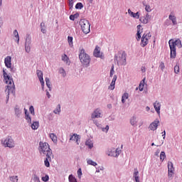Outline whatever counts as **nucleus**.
Instances as JSON below:
<instances>
[{"instance_id": "45", "label": "nucleus", "mask_w": 182, "mask_h": 182, "mask_svg": "<svg viewBox=\"0 0 182 182\" xmlns=\"http://www.w3.org/2000/svg\"><path fill=\"white\" fill-rule=\"evenodd\" d=\"M83 8V4L77 3L75 5V9H82Z\"/></svg>"}, {"instance_id": "6", "label": "nucleus", "mask_w": 182, "mask_h": 182, "mask_svg": "<svg viewBox=\"0 0 182 182\" xmlns=\"http://www.w3.org/2000/svg\"><path fill=\"white\" fill-rule=\"evenodd\" d=\"M24 110H25L26 120L27 123L28 124H31V127L33 130H38V129H39V122L33 121L32 123V118L29 115L28 110L26 109V108H24Z\"/></svg>"}, {"instance_id": "55", "label": "nucleus", "mask_w": 182, "mask_h": 182, "mask_svg": "<svg viewBox=\"0 0 182 182\" xmlns=\"http://www.w3.org/2000/svg\"><path fill=\"white\" fill-rule=\"evenodd\" d=\"M116 80H117V75H114L112 82H114V83H116Z\"/></svg>"}, {"instance_id": "56", "label": "nucleus", "mask_w": 182, "mask_h": 182, "mask_svg": "<svg viewBox=\"0 0 182 182\" xmlns=\"http://www.w3.org/2000/svg\"><path fill=\"white\" fill-rule=\"evenodd\" d=\"M69 6L70 9H72V8H73V1H69Z\"/></svg>"}, {"instance_id": "9", "label": "nucleus", "mask_w": 182, "mask_h": 182, "mask_svg": "<svg viewBox=\"0 0 182 182\" xmlns=\"http://www.w3.org/2000/svg\"><path fill=\"white\" fill-rule=\"evenodd\" d=\"M32 43V37H31V35L27 34L26 36V39H25V50L27 53H29L31 52V45Z\"/></svg>"}, {"instance_id": "54", "label": "nucleus", "mask_w": 182, "mask_h": 182, "mask_svg": "<svg viewBox=\"0 0 182 182\" xmlns=\"http://www.w3.org/2000/svg\"><path fill=\"white\" fill-rule=\"evenodd\" d=\"M137 177H139V171H137V169H134V178Z\"/></svg>"}, {"instance_id": "50", "label": "nucleus", "mask_w": 182, "mask_h": 182, "mask_svg": "<svg viewBox=\"0 0 182 182\" xmlns=\"http://www.w3.org/2000/svg\"><path fill=\"white\" fill-rule=\"evenodd\" d=\"M120 153H122V151L119 149H117L115 151V157H119Z\"/></svg>"}, {"instance_id": "26", "label": "nucleus", "mask_w": 182, "mask_h": 182, "mask_svg": "<svg viewBox=\"0 0 182 182\" xmlns=\"http://www.w3.org/2000/svg\"><path fill=\"white\" fill-rule=\"evenodd\" d=\"M130 123L132 126H137V118L134 116L130 119Z\"/></svg>"}, {"instance_id": "28", "label": "nucleus", "mask_w": 182, "mask_h": 182, "mask_svg": "<svg viewBox=\"0 0 182 182\" xmlns=\"http://www.w3.org/2000/svg\"><path fill=\"white\" fill-rule=\"evenodd\" d=\"M144 6H145V11L146 12H151V7H150V5L146 4V1L142 2Z\"/></svg>"}, {"instance_id": "17", "label": "nucleus", "mask_w": 182, "mask_h": 182, "mask_svg": "<svg viewBox=\"0 0 182 182\" xmlns=\"http://www.w3.org/2000/svg\"><path fill=\"white\" fill-rule=\"evenodd\" d=\"M128 14L132 18H134L135 19L140 18V14L139 13V11H137L136 13H134L130 9H129Z\"/></svg>"}, {"instance_id": "59", "label": "nucleus", "mask_w": 182, "mask_h": 182, "mask_svg": "<svg viewBox=\"0 0 182 182\" xmlns=\"http://www.w3.org/2000/svg\"><path fill=\"white\" fill-rule=\"evenodd\" d=\"M97 127H98V129H102L103 128V127L102 126V124H100V123H98L97 125Z\"/></svg>"}, {"instance_id": "3", "label": "nucleus", "mask_w": 182, "mask_h": 182, "mask_svg": "<svg viewBox=\"0 0 182 182\" xmlns=\"http://www.w3.org/2000/svg\"><path fill=\"white\" fill-rule=\"evenodd\" d=\"M79 59L84 68H89L90 66V61L92 59L90 58V55L86 53L84 48H82L80 50Z\"/></svg>"}, {"instance_id": "27", "label": "nucleus", "mask_w": 182, "mask_h": 182, "mask_svg": "<svg viewBox=\"0 0 182 182\" xmlns=\"http://www.w3.org/2000/svg\"><path fill=\"white\" fill-rule=\"evenodd\" d=\"M68 45L70 48H73V37L68 36Z\"/></svg>"}, {"instance_id": "7", "label": "nucleus", "mask_w": 182, "mask_h": 182, "mask_svg": "<svg viewBox=\"0 0 182 182\" xmlns=\"http://www.w3.org/2000/svg\"><path fill=\"white\" fill-rule=\"evenodd\" d=\"M80 26L83 33L87 35L90 32V23L86 19H81L80 21Z\"/></svg>"}, {"instance_id": "34", "label": "nucleus", "mask_w": 182, "mask_h": 182, "mask_svg": "<svg viewBox=\"0 0 182 182\" xmlns=\"http://www.w3.org/2000/svg\"><path fill=\"white\" fill-rule=\"evenodd\" d=\"M14 35L15 38H16L17 43L19 44V33H18L17 30L14 31Z\"/></svg>"}, {"instance_id": "63", "label": "nucleus", "mask_w": 182, "mask_h": 182, "mask_svg": "<svg viewBox=\"0 0 182 182\" xmlns=\"http://www.w3.org/2000/svg\"><path fill=\"white\" fill-rule=\"evenodd\" d=\"M93 123H94V124L96 125V126L99 124V122H98L97 120H96V119H94V120H93Z\"/></svg>"}, {"instance_id": "10", "label": "nucleus", "mask_w": 182, "mask_h": 182, "mask_svg": "<svg viewBox=\"0 0 182 182\" xmlns=\"http://www.w3.org/2000/svg\"><path fill=\"white\" fill-rule=\"evenodd\" d=\"M173 176H174V166L173 162L168 161V178L169 180H173Z\"/></svg>"}, {"instance_id": "39", "label": "nucleus", "mask_w": 182, "mask_h": 182, "mask_svg": "<svg viewBox=\"0 0 182 182\" xmlns=\"http://www.w3.org/2000/svg\"><path fill=\"white\" fill-rule=\"evenodd\" d=\"M33 180L34 182H41V179L39 178V176L36 174L33 175Z\"/></svg>"}, {"instance_id": "57", "label": "nucleus", "mask_w": 182, "mask_h": 182, "mask_svg": "<svg viewBox=\"0 0 182 182\" xmlns=\"http://www.w3.org/2000/svg\"><path fill=\"white\" fill-rule=\"evenodd\" d=\"M73 16L75 19H77V18H79V13H76V14H73Z\"/></svg>"}, {"instance_id": "29", "label": "nucleus", "mask_w": 182, "mask_h": 182, "mask_svg": "<svg viewBox=\"0 0 182 182\" xmlns=\"http://www.w3.org/2000/svg\"><path fill=\"white\" fill-rule=\"evenodd\" d=\"M41 31L42 33H46V26L44 22L41 23Z\"/></svg>"}, {"instance_id": "18", "label": "nucleus", "mask_w": 182, "mask_h": 182, "mask_svg": "<svg viewBox=\"0 0 182 182\" xmlns=\"http://www.w3.org/2000/svg\"><path fill=\"white\" fill-rule=\"evenodd\" d=\"M154 107L156 112V113L160 115V109L161 107V104L157 101H156L154 103Z\"/></svg>"}, {"instance_id": "52", "label": "nucleus", "mask_w": 182, "mask_h": 182, "mask_svg": "<svg viewBox=\"0 0 182 182\" xmlns=\"http://www.w3.org/2000/svg\"><path fill=\"white\" fill-rule=\"evenodd\" d=\"M102 131L107 133L109 132V125H107L105 127H102Z\"/></svg>"}, {"instance_id": "19", "label": "nucleus", "mask_w": 182, "mask_h": 182, "mask_svg": "<svg viewBox=\"0 0 182 182\" xmlns=\"http://www.w3.org/2000/svg\"><path fill=\"white\" fill-rule=\"evenodd\" d=\"M11 60H12V57L11 56H7L5 59H4V63L5 65L8 68H11Z\"/></svg>"}, {"instance_id": "58", "label": "nucleus", "mask_w": 182, "mask_h": 182, "mask_svg": "<svg viewBox=\"0 0 182 182\" xmlns=\"http://www.w3.org/2000/svg\"><path fill=\"white\" fill-rule=\"evenodd\" d=\"M70 21H75V16L74 15H70Z\"/></svg>"}, {"instance_id": "25", "label": "nucleus", "mask_w": 182, "mask_h": 182, "mask_svg": "<svg viewBox=\"0 0 182 182\" xmlns=\"http://www.w3.org/2000/svg\"><path fill=\"white\" fill-rule=\"evenodd\" d=\"M50 139H51L53 143H58V136H56V134L53 133L50 134Z\"/></svg>"}, {"instance_id": "5", "label": "nucleus", "mask_w": 182, "mask_h": 182, "mask_svg": "<svg viewBox=\"0 0 182 182\" xmlns=\"http://www.w3.org/2000/svg\"><path fill=\"white\" fill-rule=\"evenodd\" d=\"M126 52H119L115 54L114 57V60L115 63H117V66H126L127 63L126 62Z\"/></svg>"}, {"instance_id": "41", "label": "nucleus", "mask_w": 182, "mask_h": 182, "mask_svg": "<svg viewBox=\"0 0 182 182\" xmlns=\"http://www.w3.org/2000/svg\"><path fill=\"white\" fill-rule=\"evenodd\" d=\"M46 86L48 87L49 90H50L51 87H50V80H49V78L46 77Z\"/></svg>"}, {"instance_id": "46", "label": "nucleus", "mask_w": 182, "mask_h": 182, "mask_svg": "<svg viewBox=\"0 0 182 182\" xmlns=\"http://www.w3.org/2000/svg\"><path fill=\"white\" fill-rule=\"evenodd\" d=\"M29 112L31 114H32L33 116H35V108L33 107V106H31L29 107Z\"/></svg>"}, {"instance_id": "30", "label": "nucleus", "mask_w": 182, "mask_h": 182, "mask_svg": "<svg viewBox=\"0 0 182 182\" xmlns=\"http://www.w3.org/2000/svg\"><path fill=\"white\" fill-rule=\"evenodd\" d=\"M144 80H146L145 78H144V80H142V81L140 82V84L139 85V90L140 92H143V90L144 89Z\"/></svg>"}, {"instance_id": "40", "label": "nucleus", "mask_w": 182, "mask_h": 182, "mask_svg": "<svg viewBox=\"0 0 182 182\" xmlns=\"http://www.w3.org/2000/svg\"><path fill=\"white\" fill-rule=\"evenodd\" d=\"M53 113H55V114L60 113V105H58V107L54 109Z\"/></svg>"}, {"instance_id": "21", "label": "nucleus", "mask_w": 182, "mask_h": 182, "mask_svg": "<svg viewBox=\"0 0 182 182\" xmlns=\"http://www.w3.org/2000/svg\"><path fill=\"white\" fill-rule=\"evenodd\" d=\"M93 55L95 58H100V56H102V55H100V48L98 46H96L94 50Z\"/></svg>"}, {"instance_id": "44", "label": "nucleus", "mask_w": 182, "mask_h": 182, "mask_svg": "<svg viewBox=\"0 0 182 182\" xmlns=\"http://www.w3.org/2000/svg\"><path fill=\"white\" fill-rule=\"evenodd\" d=\"M141 38V31L138 30L136 33V40L140 41Z\"/></svg>"}, {"instance_id": "47", "label": "nucleus", "mask_w": 182, "mask_h": 182, "mask_svg": "<svg viewBox=\"0 0 182 182\" xmlns=\"http://www.w3.org/2000/svg\"><path fill=\"white\" fill-rule=\"evenodd\" d=\"M115 85H116V82H114L112 81L110 85L108 87V89H109L110 90H114Z\"/></svg>"}, {"instance_id": "16", "label": "nucleus", "mask_w": 182, "mask_h": 182, "mask_svg": "<svg viewBox=\"0 0 182 182\" xmlns=\"http://www.w3.org/2000/svg\"><path fill=\"white\" fill-rule=\"evenodd\" d=\"M46 158L44 160V164L46 167H50V161H52V157L53 159V155H46Z\"/></svg>"}, {"instance_id": "64", "label": "nucleus", "mask_w": 182, "mask_h": 182, "mask_svg": "<svg viewBox=\"0 0 182 182\" xmlns=\"http://www.w3.org/2000/svg\"><path fill=\"white\" fill-rule=\"evenodd\" d=\"M164 134H162L163 139H166V131H164Z\"/></svg>"}, {"instance_id": "20", "label": "nucleus", "mask_w": 182, "mask_h": 182, "mask_svg": "<svg viewBox=\"0 0 182 182\" xmlns=\"http://www.w3.org/2000/svg\"><path fill=\"white\" fill-rule=\"evenodd\" d=\"M148 43H149V40L146 38V36H142V38L141 40V46H142V48H144V46H146Z\"/></svg>"}, {"instance_id": "53", "label": "nucleus", "mask_w": 182, "mask_h": 182, "mask_svg": "<svg viewBox=\"0 0 182 182\" xmlns=\"http://www.w3.org/2000/svg\"><path fill=\"white\" fill-rule=\"evenodd\" d=\"M123 99H125V100H127L129 99V93L127 92H124L123 95H122V97Z\"/></svg>"}, {"instance_id": "8", "label": "nucleus", "mask_w": 182, "mask_h": 182, "mask_svg": "<svg viewBox=\"0 0 182 182\" xmlns=\"http://www.w3.org/2000/svg\"><path fill=\"white\" fill-rule=\"evenodd\" d=\"M3 144L4 147H9V149H14V147H15V141H14V139H12V137L8 136L4 139Z\"/></svg>"}, {"instance_id": "13", "label": "nucleus", "mask_w": 182, "mask_h": 182, "mask_svg": "<svg viewBox=\"0 0 182 182\" xmlns=\"http://www.w3.org/2000/svg\"><path fill=\"white\" fill-rule=\"evenodd\" d=\"M70 140L71 141H75V143L79 145V143H80V135H78L77 134L70 135Z\"/></svg>"}, {"instance_id": "15", "label": "nucleus", "mask_w": 182, "mask_h": 182, "mask_svg": "<svg viewBox=\"0 0 182 182\" xmlns=\"http://www.w3.org/2000/svg\"><path fill=\"white\" fill-rule=\"evenodd\" d=\"M151 19V16L149 14H146V16H141L139 18L140 22L141 23H149V21Z\"/></svg>"}, {"instance_id": "22", "label": "nucleus", "mask_w": 182, "mask_h": 182, "mask_svg": "<svg viewBox=\"0 0 182 182\" xmlns=\"http://www.w3.org/2000/svg\"><path fill=\"white\" fill-rule=\"evenodd\" d=\"M61 59L64 61L65 63H66V65H70V60L66 54L63 55Z\"/></svg>"}, {"instance_id": "61", "label": "nucleus", "mask_w": 182, "mask_h": 182, "mask_svg": "<svg viewBox=\"0 0 182 182\" xmlns=\"http://www.w3.org/2000/svg\"><path fill=\"white\" fill-rule=\"evenodd\" d=\"M136 182H140V178L139 176L134 178Z\"/></svg>"}, {"instance_id": "37", "label": "nucleus", "mask_w": 182, "mask_h": 182, "mask_svg": "<svg viewBox=\"0 0 182 182\" xmlns=\"http://www.w3.org/2000/svg\"><path fill=\"white\" fill-rule=\"evenodd\" d=\"M142 36H145V38L147 39V41H149V39L151 38V33H150V31L146 32L143 34Z\"/></svg>"}, {"instance_id": "12", "label": "nucleus", "mask_w": 182, "mask_h": 182, "mask_svg": "<svg viewBox=\"0 0 182 182\" xmlns=\"http://www.w3.org/2000/svg\"><path fill=\"white\" fill-rule=\"evenodd\" d=\"M159 123H160V121L158 119H155L152 123L150 124L149 129L153 132H154V130H157Z\"/></svg>"}, {"instance_id": "23", "label": "nucleus", "mask_w": 182, "mask_h": 182, "mask_svg": "<svg viewBox=\"0 0 182 182\" xmlns=\"http://www.w3.org/2000/svg\"><path fill=\"white\" fill-rule=\"evenodd\" d=\"M173 13H171V14L168 16V19L172 21L173 25H177V18L175 17V16L172 15Z\"/></svg>"}, {"instance_id": "2", "label": "nucleus", "mask_w": 182, "mask_h": 182, "mask_svg": "<svg viewBox=\"0 0 182 182\" xmlns=\"http://www.w3.org/2000/svg\"><path fill=\"white\" fill-rule=\"evenodd\" d=\"M169 48H170V58L171 59H176L177 56V49L176 46L178 48V49L182 48L181 40H173L171 39L168 41Z\"/></svg>"}, {"instance_id": "60", "label": "nucleus", "mask_w": 182, "mask_h": 182, "mask_svg": "<svg viewBox=\"0 0 182 182\" xmlns=\"http://www.w3.org/2000/svg\"><path fill=\"white\" fill-rule=\"evenodd\" d=\"M46 96L48 97V99H50V94L49 93V91H46Z\"/></svg>"}, {"instance_id": "32", "label": "nucleus", "mask_w": 182, "mask_h": 182, "mask_svg": "<svg viewBox=\"0 0 182 182\" xmlns=\"http://www.w3.org/2000/svg\"><path fill=\"white\" fill-rule=\"evenodd\" d=\"M173 70L176 75H178V73H180V65L176 64L173 68Z\"/></svg>"}, {"instance_id": "38", "label": "nucleus", "mask_w": 182, "mask_h": 182, "mask_svg": "<svg viewBox=\"0 0 182 182\" xmlns=\"http://www.w3.org/2000/svg\"><path fill=\"white\" fill-rule=\"evenodd\" d=\"M164 159H166V152L161 151L160 154V160L161 161H164Z\"/></svg>"}, {"instance_id": "24", "label": "nucleus", "mask_w": 182, "mask_h": 182, "mask_svg": "<svg viewBox=\"0 0 182 182\" xmlns=\"http://www.w3.org/2000/svg\"><path fill=\"white\" fill-rule=\"evenodd\" d=\"M14 112H15V115L17 117H21V114L22 113V112L21 111L19 107H18V106H16V107L14 108Z\"/></svg>"}, {"instance_id": "1", "label": "nucleus", "mask_w": 182, "mask_h": 182, "mask_svg": "<svg viewBox=\"0 0 182 182\" xmlns=\"http://www.w3.org/2000/svg\"><path fill=\"white\" fill-rule=\"evenodd\" d=\"M3 76L6 83L8 85L5 90L6 95L7 101L9 100V95L11 93H15V84L14 83V79L5 71V69H3Z\"/></svg>"}, {"instance_id": "36", "label": "nucleus", "mask_w": 182, "mask_h": 182, "mask_svg": "<svg viewBox=\"0 0 182 182\" xmlns=\"http://www.w3.org/2000/svg\"><path fill=\"white\" fill-rule=\"evenodd\" d=\"M68 181L69 182H77V181L76 180V178H75V176H73V174H71L68 176Z\"/></svg>"}, {"instance_id": "4", "label": "nucleus", "mask_w": 182, "mask_h": 182, "mask_svg": "<svg viewBox=\"0 0 182 182\" xmlns=\"http://www.w3.org/2000/svg\"><path fill=\"white\" fill-rule=\"evenodd\" d=\"M38 151L40 154H43L44 156H52V149L50 146L47 142L40 141L38 144Z\"/></svg>"}, {"instance_id": "43", "label": "nucleus", "mask_w": 182, "mask_h": 182, "mask_svg": "<svg viewBox=\"0 0 182 182\" xmlns=\"http://www.w3.org/2000/svg\"><path fill=\"white\" fill-rule=\"evenodd\" d=\"M9 178L12 182H18V176H10Z\"/></svg>"}, {"instance_id": "14", "label": "nucleus", "mask_w": 182, "mask_h": 182, "mask_svg": "<svg viewBox=\"0 0 182 182\" xmlns=\"http://www.w3.org/2000/svg\"><path fill=\"white\" fill-rule=\"evenodd\" d=\"M36 75L41 83L42 87H43V86H45V82H43V73L41 70H37Z\"/></svg>"}, {"instance_id": "49", "label": "nucleus", "mask_w": 182, "mask_h": 182, "mask_svg": "<svg viewBox=\"0 0 182 182\" xmlns=\"http://www.w3.org/2000/svg\"><path fill=\"white\" fill-rule=\"evenodd\" d=\"M78 178H82V168H79L77 172Z\"/></svg>"}, {"instance_id": "11", "label": "nucleus", "mask_w": 182, "mask_h": 182, "mask_svg": "<svg viewBox=\"0 0 182 182\" xmlns=\"http://www.w3.org/2000/svg\"><path fill=\"white\" fill-rule=\"evenodd\" d=\"M102 117V110L96 109L91 114L92 119H99Z\"/></svg>"}, {"instance_id": "48", "label": "nucleus", "mask_w": 182, "mask_h": 182, "mask_svg": "<svg viewBox=\"0 0 182 182\" xmlns=\"http://www.w3.org/2000/svg\"><path fill=\"white\" fill-rule=\"evenodd\" d=\"M41 180H42V181H44V182L49 181V176L48 175H46L45 176H43L41 178Z\"/></svg>"}, {"instance_id": "51", "label": "nucleus", "mask_w": 182, "mask_h": 182, "mask_svg": "<svg viewBox=\"0 0 182 182\" xmlns=\"http://www.w3.org/2000/svg\"><path fill=\"white\" fill-rule=\"evenodd\" d=\"M160 69L163 71L164 70V68H166V65H164V63L161 62L159 65Z\"/></svg>"}, {"instance_id": "42", "label": "nucleus", "mask_w": 182, "mask_h": 182, "mask_svg": "<svg viewBox=\"0 0 182 182\" xmlns=\"http://www.w3.org/2000/svg\"><path fill=\"white\" fill-rule=\"evenodd\" d=\"M113 75H114V65H112L111 67V70L109 73L110 77H113Z\"/></svg>"}, {"instance_id": "33", "label": "nucleus", "mask_w": 182, "mask_h": 182, "mask_svg": "<svg viewBox=\"0 0 182 182\" xmlns=\"http://www.w3.org/2000/svg\"><path fill=\"white\" fill-rule=\"evenodd\" d=\"M58 72L60 75H62L63 77H66V71L63 68H60Z\"/></svg>"}, {"instance_id": "31", "label": "nucleus", "mask_w": 182, "mask_h": 182, "mask_svg": "<svg viewBox=\"0 0 182 182\" xmlns=\"http://www.w3.org/2000/svg\"><path fill=\"white\" fill-rule=\"evenodd\" d=\"M85 146H87L88 149H93V142L88 139L85 141Z\"/></svg>"}, {"instance_id": "62", "label": "nucleus", "mask_w": 182, "mask_h": 182, "mask_svg": "<svg viewBox=\"0 0 182 182\" xmlns=\"http://www.w3.org/2000/svg\"><path fill=\"white\" fill-rule=\"evenodd\" d=\"M141 72L143 73H146V67H141Z\"/></svg>"}, {"instance_id": "35", "label": "nucleus", "mask_w": 182, "mask_h": 182, "mask_svg": "<svg viewBox=\"0 0 182 182\" xmlns=\"http://www.w3.org/2000/svg\"><path fill=\"white\" fill-rule=\"evenodd\" d=\"M87 163L90 166H97V163L93 161L92 159H87Z\"/></svg>"}]
</instances>
